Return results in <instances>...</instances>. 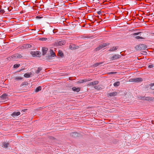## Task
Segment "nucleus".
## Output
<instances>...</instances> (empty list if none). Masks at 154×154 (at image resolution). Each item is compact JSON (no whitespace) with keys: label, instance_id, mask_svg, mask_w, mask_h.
I'll return each instance as SVG.
<instances>
[{"label":"nucleus","instance_id":"nucleus-1","mask_svg":"<svg viewBox=\"0 0 154 154\" xmlns=\"http://www.w3.org/2000/svg\"><path fill=\"white\" fill-rule=\"evenodd\" d=\"M50 52H51V55H48L45 57L44 58L45 60H52L54 59L53 57L56 56L55 54L52 49L50 50Z\"/></svg>","mask_w":154,"mask_h":154},{"label":"nucleus","instance_id":"nucleus-2","mask_svg":"<svg viewBox=\"0 0 154 154\" xmlns=\"http://www.w3.org/2000/svg\"><path fill=\"white\" fill-rule=\"evenodd\" d=\"M23 56L22 55L20 54L17 53L14 55H12L8 58V60L10 59L12 61L16 60L18 58H21L23 57Z\"/></svg>","mask_w":154,"mask_h":154},{"label":"nucleus","instance_id":"nucleus-3","mask_svg":"<svg viewBox=\"0 0 154 154\" xmlns=\"http://www.w3.org/2000/svg\"><path fill=\"white\" fill-rule=\"evenodd\" d=\"M147 48L146 45L143 44H140L135 47V48L137 51L145 50Z\"/></svg>","mask_w":154,"mask_h":154},{"label":"nucleus","instance_id":"nucleus-4","mask_svg":"<svg viewBox=\"0 0 154 154\" xmlns=\"http://www.w3.org/2000/svg\"><path fill=\"white\" fill-rule=\"evenodd\" d=\"M109 43H103V44L100 45L98 47L96 48L94 50L95 51H99L102 48L105 47L107 45H109Z\"/></svg>","mask_w":154,"mask_h":154},{"label":"nucleus","instance_id":"nucleus-5","mask_svg":"<svg viewBox=\"0 0 154 154\" xmlns=\"http://www.w3.org/2000/svg\"><path fill=\"white\" fill-rule=\"evenodd\" d=\"M121 57V55L119 54H115L110 57L112 60H117Z\"/></svg>","mask_w":154,"mask_h":154},{"label":"nucleus","instance_id":"nucleus-6","mask_svg":"<svg viewBox=\"0 0 154 154\" xmlns=\"http://www.w3.org/2000/svg\"><path fill=\"white\" fill-rule=\"evenodd\" d=\"M70 135L72 137H79L80 134L76 132H73L70 133Z\"/></svg>","mask_w":154,"mask_h":154},{"label":"nucleus","instance_id":"nucleus-7","mask_svg":"<svg viewBox=\"0 0 154 154\" xmlns=\"http://www.w3.org/2000/svg\"><path fill=\"white\" fill-rule=\"evenodd\" d=\"M131 81L137 82H140L143 81L142 79L140 78H136L133 79H131Z\"/></svg>","mask_w":154,"mask_h":154},{"label":"nucleus","instance_id":"nucleus-8","mask_svg":"<svg viewBox=\"0 0 154 154\" xmlns=\"http://www.w3.org/2000/svg\"><path fill=\"white\" fill-rule=\"evenodd\" d=\"M30 54L33 56H37L41 54V52L39 51H31Z\"/></svg>","mask_w":154,"mask_h":154},{"label":"nucleus","instance_id":"nucleus-9","mask_svg":"<svg viewBox=\"0 0 154 154\" xmlns=\"http://www.w3.org/2000/svg\"><path fill=\"white\" fill-rule=\"evenodd\" d=\"M20 114V112H14L11 114V116L15 118L16 116H17Z\"/></svg>","mask_w":154,"mask_h":154},{"label":"nucleus","instance_id":"nucleus-10","mask_svg":"<svg viewBox=\"0 0 154 154\" xmlns=\"http://www.w3.org/2000/svg\"><path fill=\"white\" fill-rule=\"evenodd\" d=\"M32 47L31 45L29 44H25L22 46L21 47V48H31Z\"/></svg>","mask_w":154,"mask_h":154},{"label":"nucleus","instance_id":"nucleus-11","mask_svg":"<svg viewBox=\"0 0 154 154\" xmlns=\"http://www.w3.org/2000/svg\"><path fill=\"white\" fill-rule=\"evenodd\" d=\"M65 42L64 41H60L57 42L56 44L57 46H61L64 45L65 44Z\"/></svg>","mask_w":154,"mask_h":154},{"label":"nucleus","instance_id":"nucleus-12","mask_svg":"<svg viewBox=\"0 0 154 154\" xmlns=\"http://www.w3.org/2000/svg\"><path fill=\"white\" fill-rule=\"evenodd\" d=\"M99 83L98 81H96L94 82H91L89 83L88 85V86L94 85L97 84Z\"/></svg>","mask_w":154,"mask_h":154},{"label":"nucleus","instance_id":"nucleus-13","mask_svg":"<svg viewBox=\"0 0 154 154\" xmlns=\"http://www.w3.org/2000/svg\"><path fill=\"white\" fill-rule=\"evenodd\" d=\"M48 50V49L47 48L42 47V51L43 55H44L46 54Z\"/></svg>","mask_w":154,"mask_h":154},{"label":"nucleus","instance_id":"nucleus-14","mask_svg":"<svg viewBox=\"0 0 154 154\" xmlns=\"http://www.w3.org/2000/svg\"><path fill=\"white\" fill-rule=\"evenodd\" d=\"M91 80V79L89 80V79H88V80H87V79H83V80H79V81H78L77 82V83H79V84L82 83H83L84 82H87L88 81H90Z\"/></svg>","mask_w":154,"mask_h":154},{"label":"nucleus","instance_id":"nucleus-15","mask_svg":"<svg viewBox=\"0 0 154 154\" xmlns=\"http://www.w3.org/2000/svg\"><path fill=\"white\" fill-rule=\"evenodd\" d=\"M9 145V143L8 142H4L2 143V146L5 148H7Z\"/></svg>","mask_w":154,"mask_h":154},{"label":"nucleus","instance_id":"nucleus-16","mask_svg":"<svg viewBox=\"0 0 154 154\" xmlns=\"http://www.w3.org/2000/svg\"><path fill=\"white\" fill-rule=\"evenodd\" d=\"M154 99V97H145V100L148 101H152Z\"/></svg>","mask_w":154,"mask_h":154},{"label":"nucleus","instance_id":"nucleus-17","mask_svg":"<svg viewBox=\"0 0 154 154\" xmlns=\"http://www.w3.org/2000/svg\"><path fill=\"white\" fill-rule=\"evenodd\" d=\"M118 47V46H114L112 48H110L109 51H113L117 50Z\"/></svg>","mask_w":154,"mask_h":154},{"label":"nucleus","instance_id":"nucleus-18","mask_svg":"<svg viewBox=\"0 0 154 154\" xmlns=\"http://www.w3.org/2000/svg\"><path fill=\"white\" fill-rule=\"evenodd\" d=\"M72 90L74 92H79L80 90V88L73 87L72 88Z\"/></svg>","mask_w":154,"mask_h":154},{"label":"nucleus","instance_id":"nucleus-19","mask_svg":"<svg viewBox=\"0 0 154 154\" xmlns=\"http://www.w3.org/2000/svg\"><path fill=\"white\" fill-rule=\"evenodd\" d=\"M103 63V62H100L99 63H95V64H93L92 65V67L95 68V67H97V66H98L99 65L102 64Z\"/></svg>","mask_w":154,"mask_h":154},{"label":"nucleus","instance_id":"nucleus-20","mask_svg":"<svg viewBox=\"0 0 154 154\" xmlns=\"http://www.w3.org/2000/svg\"><path fill=\"white\" fill-rule=\"evenodd\" d=\"M117 94V93L116 92H113L108 94L109 96L111 97L116 96Z\"/></svg>","mask_w":154,"mask_h":154},{"label":"nucleus","instance_id":"nucleus-21","mask_svg":"<svg viewBox=\"0 0 154 154\" xmlns=\"http://www.w3.org/2000/svg\"><path fill=\"white\" fill-rule=\"evenodd\" d=\"M76 46L74 45H71L69 46V48L71 50H74L75 49V48H76Z\"/></svg>","mask_w":154,"mask_h":154},{"label":"nucleus","instance_id":"nucleus-22","mask_svg":"<svg viewBox=\"0 0 154 154\" xmlns=\"http://www.w3.org/2000/svg\"><path fill=\"white\" fill-rule=\"evenodd\" d=\"M120 84V82L119 81H117L115 82L113 84V85L115 87H117L119 86Z\"/></svg>","mask_w":154,"mask_h":154},{"label":"nucleus","instance_id":"nucleus-23","mask_svg":"<svg viewBox=\"0 0 154 154\" xmlns=\"http://www.w3.org/2000/svg\"><path fill=\"white\" fill-rule=\"evenodd\" d=\"M58 55L61 57H63L64 56L63 53L61 51H59Z\"/></svg>","mask_w":154,"mask_h":154},{"label":"nucleus","instance_id":"nucleus-24","mask_svg":"<svg viewBox=\"0 0 154 154\" xmlns=\"http://www.w3.org/2000/svg\"><path fill=\"white\" fill-rule=\"evenodd\" d=\"M42 89V87L41 86H39L36 88L35 90V91L36 92H37L39 91H41Z\"/></svg>","mask_w":154,"mask_h":154},{"label":"nucleus","instance_id":"nucleus-25","mask_svg":"<svg viewBox=\"0 0 154 154\" xmlns=\"http://www.w3.org/2000/svg\"><path fill=\"white\" fill-rule=\"evenodd\" d=\"M8 94H7L6 93H4L1 96V97L3 99L6 98V97H8Z\"/></svg>","mask_w":154,"mask_h":154},{"label":"nucleus","instance_id":"nucleus-26","mask_svg":"<svg viewBox=\"0 0 154 154\" xmlns=\"http://www.w3.org/2000/svg\"><path fill=\"white\" fill-rule=\"evenodd\" d=\"M42 69V68L41 67H39L38 68V70L36 71L35 73L36 74H38L40 72Z\"/></svg>","mask_w":154,"mask_h":154},{"label":"nucleus","instance_id":"nucleus-27","mask_svg":"<svg viewBox=\"0 0 154 154\" xmlns=\"http://www.w3.org/2000/svg\"><path fill=\"white\" fill-rule=\"evenodd\" d=\"M31 74V73L30 74L29 73H26L24 74V76L26 78H29L30 77Z\"/></svg>","mask_w":154,"mask_h":154},{"label":"nucleus","instance_id":"nucleus-28","mask_svg":"<svg viewBox=\"0 0 154 154\" xmlns=\"http://www.w3.org/2000/svg\"><path fill=\"white\" fill-rule=\"evenodd\" d=\"M139 100H144L145 99V96H140L138 97Z\"/></svg>","mask_w":154,"mask_h":154},{"label":"nucleus","instance_id":"nucleus-29","mask_svg":"<svg viewBox=\"0 0 154 154\" xmlns=\"http://www.w3.org/2000/svg\"><path fill=\"white\" fill-rule=\"evenodd\" d=\"M28 83L27 82H23L22 84L20 85V87H22L24 85H27Z\"/></svg>","mask_w":154,"mask_h":154},{"label":"nucleus","instance_id":"nucleus-30","mask_svg":"<svg viewBox=\"0 0 154 154\" xmlns=\"http://www.w3.org/2000/svg\"><path fill=\"white\" fill-rule=\"evenodd\" d=\"M20 66V64H16L14 65L13 67L14 68H17L19 67Z\"/></svg>","mask_w":154,"mask_h":154},{"label":"nucleus","instance_id":"nucleus-31","mask_svg":"<svg viewBox=\"0 0 154 154\" xmlns=\"http://www.w3.org/2000/svg\"><path fill=\"white\" fill-rule=\"evenodd\" d=\"M150 88L151 89L154 90V83L150 84Z\"/></svg>","mask_w":154,"mask_h":154},{"label":"nucleus","instance_id":"nucleus-32","mask_svg":"<svg viewBox=\"0 0 154 154\" xmlns=\"http://www.w3.org/2000/svg\"><path fill=\"white\" fill-rule=\"evenodd\" d=\"M117 73L116 72H108L107 74L108 75H114L116 74Z\"/></svg>","mask_w":154,"mask_h":154},{"label":"nucleus","instance_id":"nucleus-33","mask_svg":"<svg viewBox=\"0 0 154 154\" xmlns=\"http://www.w3.org/2000/svg\"><path fill=\"white\" fill-rule=\"evenodd\" d=\"M135 38L137 39H144L145 38L140 37V36H137L135 37Z\"/></svg>","mask_w":154,"mask_h":154},{"label":"nucleus","instance_id":"nucleus-34","mask_svg":"<svg viewBox=\"0 0 154 154\" xmlns=\"http://www.w3.org/2000/svg\"><path fill=\"white\" fill-rule=\"evenodd\" d=\"M22 79V78L21 77H17L15 78V79L16 80H21Z\"/></svg>","mask_w":154,"mask_h":154},{"label":"nucleus","instance_id":"nucleus-35","mask_svg":"<svg viewBox=\"0 0 154 154\" xmlns=\"http://www.w3.org/2000/svg\"><path fill=\"white\" fill-rule=\"evenodd\" d=\"M47 39V38H39L40 40L42 41H46Z\"/></svg>","mask_w":154,"mask_h":154},{"label":"nucleus","instance_id":"nucleus-36","mask_svg":"<svg viewBox=\"0 0 154 154\" xmlns=\"http://www.w3.org/2000/svg\"><path fill=\"white\" fill-rule=\"evenodd\" d=\"M5 11L4 9H1L0 10V14H3L5 12Z\"/></svg>","mask_w":154,"mask_h":154},{"label":"nucleus","instance_id":"nucleus-37","mask_svg":"<svg viewBox=\"0 0 154 154\" xmlns=\"http://www.w3.org/2000/svg\"><path fill=\"white\" fill-rule=\"evenodd\" d=\"M141 33L140 32H138L137 33H134L133 35H140V34Z\"/></svg>","mask_w":154,"mask_h":154},{"label":"nucleus","instance_id":"nucleus-38","mask_svg":"<svg viewBox=\"0 0 154 154\" xmlns=\"http://www.w3.org/2000/svg\"><path fill=\"white\" fill-rule=\"evenodd\" d=\"M153 67V66L152 64L149 65L148 66V67L150 68H152Z\"/></svg>","mask_w":154,"mask_h":154},{"label":"nucleus","instance_id":"nucleus-39","mask_svg":"<svg viewBox=\"0 0 154 154\" xmlns=\"http://www.w3.org/2000/svg\"><path fill=\"white\" fill-rule=\"evenodd\" d=\"M49 138H50V139H51V140H54V139H55L54 137L52 136H50L49 137Z\"/></svg>","mask_w":154,"mask_h":154},{"label":"nucleus","instance_id":"nucleus-40","mask_svg":"<svg viewBox=\"0 0 154 154\" xmlns=\"http://www.w3.org/2000/svg\"><path fill=\"white\" fill-rule=\"evenodd\" d=\"M99 87V86H95L94 87L95 88V89L98 90Z\"/></svg>","mask_w":154,"mask_h":154},{"label":"nucleus","instance_id":"nucleus-41","mask_svg":"<svg viewBox=\"0 0 154 154\" xmlns=\"http://www.w3.org/2000/svg\"><path fill=\"white\" fill-rule=\"evenodd\" d=\"M101 12L100 11H99L97 12V13L98 14L100 15V14H101Z\"/></svg>","mask_w":154,"mask_h":154},{"label":"nucleus","instance_id":"nucleus-42","mask_svg":"<svg viewBox=\"0 0 154 154\" xmlns=\"http://www.w3.org/2000/svg\"><path fill=\"white\" fill-rule=\"evenodd\" d=\"M143 53H144V54L145 55L147 54V53L146 51H143Z\"/></svg>","mask_w":154,"mask_h":154},{"label":"nucleus","instance_id":"nucleus-43","mask_svg":"<svg viewBox=\"0 0 154 154\" xmlns=\"http://www.w3.org/2000/svg\"><path fill=\"white\" fill-rule=\"evenodd\" d=\"M36 17L38 18H41V17L40 16H37Z\"/></svg>","mask_w":154,"mask_h":154},{"label":"nucleus","instance_id":"nucleus-44","mask_svg":"<svg viewBox=\"0 0 154 154\" xmlns=\"http://www.w3.org/2000/svg\"><path fill=\"white\" fill-rule=\"evenodd\" d=\"M75 47H76V48H75V49H77L79 47L78 46H76Z\"/></svg>","mask_w":154,"mask_h":154},{"label":"nucleus","instance_id":"nucleus-45","mask_svg":"<svg viewBox=\"0 0 154 154\" xmlns=\"http://www.w3.org/2000/svg\"><path fill=\"white\" fill-rule=\"evenodd\" d=\"M152 35H154V33H152Z\"/></svg>","mask_w":154,"mask_h":154},{"label":"nucleus","instance_id":"nucleus-46","mask_svg":"<svg viewBox=\"0 0 154 154\" xmlns=\"http://www.w3.org/2000/svg\"><path fill=\"white\" fill-rule=\"evenodd\" d=\"M96 19H95V21H96Z\"/></svg>","mask_w":154,"mask_h":154}]
</instances>
